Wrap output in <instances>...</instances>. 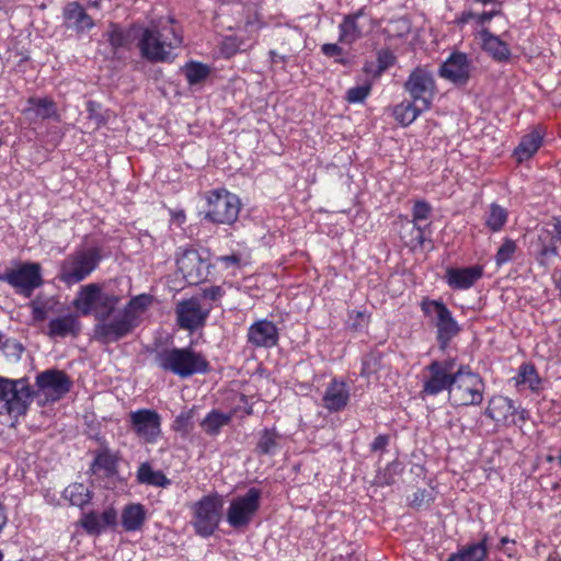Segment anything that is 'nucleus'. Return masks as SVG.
I'll list each match as a JSON object with an SVG mask.
<instances>
[{"label": "nucleus", "mask_w": 561, "mask_h": 561, "mask_svg": "<svg viewBox=\"0 0 561 561\" xmlns=\"http://www.w3.org/2000/svg\"><path fill=\"white\" fill-rule=\"evenodd\" d=\"M482 48L489 53L494 59L506 60L511 56L508 45L499 36L493 35L488 28L479 32Z\"/></svg>", "instance_id": "obj_30"}, {"label": "nucleus", "mask_w": 561, "mask_h": 561, "mask_svg": "<svg viewBox=\"0 0 561 561\" xmlns=\"http://www.w3.org/2000/svg\"><path fill=\"white\" fill-rule=\"evenodd\" d=\"M32 390L26 379L0 377V415L19 417L26 413L32 402Z\"/></svg>", "instance_id": "obj_6"}, {"label": "nucleus", "mask_w": 561, "mask_h": 561, "mask_svg": "<svg viewBox=\"0 0 561 561\" xmlns=\"http://www.w3.org/2000/svg\"><path fill=\"white\" fill-rule=\"evenodd\" d=\"M224 500L217 494H208L192 505V525L195 533L204 538L211 536L222 517Z\"/></svg>", "instance_id": "obj_7"}, {"label": "nucleus", "mask_w": 561, "mask_h": 561, "mask_svg": "<svg viewBox=\"0 0 561 561\" xmlns=\"http://www.w3.org/2000/svg\"><path fill=\"white\" fill-rule=\"evenodd\" d=\"M262 492L250 488L245 494L232 499L227 511V522L233 528L247 527L261 505Z\"/></svg>", "instance_id": "obj_11"}, {"label": "nucleus", "mask_w": 561, "mask_h": 561, "mask_svg": "<svg viewBox=\"0 0 561 561\" xmlns=\"http://www.w3.org/2000/svg\"><path fill=\"white\" fill-rule=\"evenodd\" d=\"M8 272L5 274H0V280L7 283Z\"/></svg>", "instance_id": "obj_64"}, {"label": "nucleus", "mask_w": 561, "mask_h": 561, "mask_svg": "<svg viewBox=\"0 0 561 561\" xmlns=\"http://www.w3.org/2000/svg\"><path fill=\"white\" fill-rule=\"evenodd\" d=\"M364 10L360 9L353 14L345 15L342 23L339 25V42L342 44L351 45L359 39L363 35L362 27L358 23L363 16Z\"/></svg>", "instance_id": "obj_29"}, {"label": "nucleus", "mask_w": 561, "mask_h": 561, "mask_svg": "<svg viewBox=\"0 0 561 561\" xmlns=\"http://www.w3.org/2000/svg\"><path fill=\"white\" fill-rule=\"evenodd\" d=\"M542 145V134L538 129H534L525 135L519 145L514 150V157L517 162L522 163L530 159Z\"/></svg>", "instance_id": "obj_31"}, {"label": "nucleus", "mask_w": 561, "mask_h": 561, "mask_svg": "<svg viewBox=\"0 0 561 561\" xmlns=\"http://www.w3.org/2000/svg\"><path fill=\"white\" fill-rule=\"evenodd\" d=\"M369 93H370L369 85L353 87L347 90L345 99L350 103H362L366 100V98L369 95Z\"/></svg>", "instance_id": "obj_44"}, {"label": "nucleus", "mask_w": 561, "mask_h": 561, "mask_svg": "<svg viewBox=\"0 0 561 561\" xmlns=\"http://www.w3.org/2000/svg\"><path fill=\"white\" fill-rule=\"evenodd\" d=\"M440 77L455 84H466L470 77V62L466 54L455 53L440 66Z\"/></svg>", "instance_id": "obj_19"}, {"label": "nucleus", "mask_w": 561, "mask_h": 561, "mask_svg": "<svg viewBox=\"0 0 561 561\" xmlns=\"http://www.w3.org/2000/svg\"><path fill=\"white\" fill-rule=\"evenodd\" d=\"M350 400V389L344 381L333 379L327 387L322 401L330 412L343 410Z\"/></svg>", "instance_id": "obj_25"}, {"label": "nucleus", "mask_w": 561, "mask_h": 561, "mask_svg": "<svg viewBox=\"0 0 561 561\" xmlns=\"http://www.w3.org/2000/svg\"><path fill=\"white\" fill-rule=\"evenodd\" d=\"M175 314L179 327L188 331L203 327L208 316L207 312L202 310L198 298H190L178 302Z\"/></svg>", "instance_id": "obj_18"}, {"label": "nucleus", "mask_w": 561, "mask_h": 561, "mask_svg": "<svg viewBox=\"0 0 561 561\" xmlns=\"http://www.w3.org/2000/svg\"><path fill=\"white\" fill-rule=\"evenodd\" d=\"M248 341L255 347L271 348L278 342V330L268 320H259L250 325Z\"/></svg>", "instance_id": "obj_20"}, {"label": "nucleus", "mask_w": 561, "mask_h": 561, "mask_svg": "<svg viewBox=\"0 0 561 561\" xmlns=\"http://www.w3.org/2000/svg\"><path fill=\"white\" fill-rule=\"evenodd\" d=\"M474 1L479 2V3H482V4H488V3L494 2L495 0H474Z\"/></svg>", "instance_id": "obj_62"}, {"label": "nucleus", "mask_w": 561, "mask_h": 561, "mask_svg": "<svg viewBox=\"0 0 561 561\" xmlns=\"http://www.w3.org/2000/svg\"><path fill=\"white\" fill-rule=\"evenodd\" d=\"M158 366L180 378H188L195 374H205L209 369L207 359L192 347L165 348L156 356Z\"/></svg>", "instance_id": "obj_3"}, {"label": "nucleus", "mask_w": 561, "mask_h": 561, "mask_svg": "<svg viewBox=\"0 0 561 561\" xmlns=\"http://www.w3.org/2000/svg\"><path fill=\"white\" fill-rule=\"evenodd\" d=\"M136 478L140 484L145 485L163 489L171 485V480L161 470H154L149 462L140 463Z\"/></svg>", "instance_id": "obj_33"}, {"label": "nucleus", "mask_w": 561, "mask_h": 561, "mask_svg": "<svg viewBox=\"0 0 561 561\" xmlns=\"http://www.w3.org/2000/svg\"><path fill=\"white\" fill-rule=\"evenodd\" d=\"M282 435L273 428H264L259 433L256 453L259 455H274L280 449Z\"/></svg>", "instance_id": "obj_34"}, {"label": "nucleus", "mask_w": 561, "mask_h": 561, "mask_svg": "<svg viewBox=\"0 0 561 561\" xmlns=\"http://www.w3.org/2000/svg\"><path fill=\"white\" fill-rule=\"evenodd\" d=\"M153 298L149 294H140L114 314L121 297L113 291L106 290L104 285L96 298L93 310L94 317L102 322L95 327L96 335L106 343L116 342L130 334L142 321V317L151 306Z\"/></svg>", "instance_id": "obj_1"}, {"label": "nucleus", "mask_w": 561, "mask_h": 561, "mask_svg": "<svg viewBox=\"0 0 561 561\" xmlns=\"http://www.w3.org/2000/svg\"><path fill=\"white\" fill-rule=\"evenodd\" d=\"M146 510L142 504H128L122 511V526L126 531L140 530L146 522Z\"/></svg>", "instance_id": "obj_32"}, {"label": "nucleus", "mask_w": 561, "mask_h": 561, "mask_svg": "<svg viewBox=\"0 0 561 561\" xmlns=\"http://www.w3.org/2000/svg\"><path fill=\"white\" fill-rule=\"evenodd\" d=\"M108 42L114 49L125 47L128 43V36L116 25H113L108 32Z\"/></svg>", "instance_id": "obj_46"}, {"label": "nucleus", "mask_w": 561, "mask_h": 561, "mask_svg": "<svg viewBox=\"0 0 561 561\" xmlns=\"http://www.w3.org/2000/svg\"><path fill=\"white\" fill-rule=\"evenodd\" d=\"M206 201V220L214 224L231 225L238 219L241 202L236 194L225 188H217L207 193Z\"/></svg>", "instance_id": "obj_8"}, {"label": "nucleus", "mask_w": 561, "mask_h": 561, "mask_svg": "<svg viewBox=\"0 0 561 561\" xmlns=\"http://www.w3.org/2000/svg\"><path fill=\"white\" fill-rule=\"evenodd\" d=\"M556 287L560 290L561 293V271H560V277L557 279L556 282Z\"/></svg>", "instance_id": "obj_61"}, {"label": "nucleus", "mask_w": 561, "mask_h": 561, "mask_svg": "<svg viewBox=\"0 0 561 561\" xmlns=\"http://www.w3.org/2000/svg\"><path fill=\"white\" fill-rule=\"evenodd\" d=\"M64 497L72 505L82 507L91 500L90 490L82 483H73L64 490Z\"/></svg>", "instance_id": "obj_39"}, {"label": "nucleus", "mask_w": 561, "mask_h": 561, "mask_svg": "<svg viewBox=\"0 0 561 561\" xmlns=\"http://www.w3.org/2000/svg\"><path fill=\"white\" fill-rule=\"evenodd\" d=\"M515 379L517 385H526L533 391L538 390L541 382L535 366L531 364H523Z\"/></svg>", "instance_id": "obj_41"}, {"label": "nucleus", "mask_w": 561, "mask_h": 561, "mask_svg": "<svg viewBox=\"0 0 561 561\" xmlns=\"http://www.w3.org/2000/svg\"><path fill=\"white\" fill-rule=\"evenodd\" d=\"M484 382L468 366H459L449 388V401L456 407L479 405L483 401Z\"/></svg>", "instance_id": "obj_5"}, {"label": "nucleus", "mask_w": 561, "mask_h": 561, "mask_svg": "<svg viewBox=\"0 0 561 561\" xmlns=\"http://www.w3.org/2000/svg\"><path fill=\"white\" fill-rule=\"evenodd\" d=\"M36 386L47 400L57 401L70 390L71 381L64 371L47 369L36 376Z\"/></svg>", "instance_id": "obj_16"}, {"label": "nucleus", "mask_w": 561, "mask_h": 561, "mask_svg": "<svg viewBox=\"0 0 561 561\" xmlns=\"http://www.w3.org/2000/svg\"><path fill=\"white\" fill-rule=\"evenodd\" d=\"M321 51L327 57H339L342 55L343 50L337 44H324L321 47Z\"/></svg>", "instance_id": "obj_51"}, {"label": "nucleus", "mask_w": 561, "mask_h": 561, "mask_svg": "<svg viewBox=\"0 0 561 561\" xmlns=\"http://www.w3.org/2000/svg\"><path fill=\"white\" fill-rule=\"evenodd\" d=\"M101 523V529L107 526L116 524L117 514L114 508L105 510L100 516H98Z\"/></svg>", "instance_id": "obj_48"}, {"label": "nucleus", "mask_w": 561, "mask_h": 561, "mask_svg": "<svg viewBox=\"0 0 561 561\" xmlns=\"http://www.w3.org/2000/svg\"><path fill=\"white\" fill-rule=\"evenodd\" d=\"M380 367V356L377 354H368L363 358L362 375L369 377L378 371Z\"/></svg>", "instance_id": "obj_45"}, {"label": "nucleus", "mask_w": 561, "mask_h": 561, "mask_svg": "<svg viewBox=\"0 0 561 561\" xmlns=\"http://www.w3.org/2000/svg\"><path fill=\"white\" fill-rule=\"evenodd\" d=\"M507 542H510V539L507 537H503L500 541V543H501L500 548H503Z\"/></svg>", "instance_id": "obj_60"}, {"label": "nucleus", "mask_w": 561, "mask_h": 561, "mask_svg": "<svg viewBox=\"0 0 561 561\" xmlns=\"http://www.w3.org/2000/svg\"><path fill=\"white\" fill-rule=\"evenodd\" d=\"M130 430L146 444H154L161 435V416L150 409H140L129 413Z\"/></svg>", "instance_id": "obj_14"}, {"label": "nucleus", "mask_w": 561, "mask_h": 561, "mask_svg": "<svg viewBox=\"0 0 561 561\" xmlns=\"http://www.w3.org/2000/svg\"><path fill=\"white\" fill-rule=\"evenodd\" d=\"M428 108H423L421 104L412 102H402L394 106L393 116L398 123L402 126H409L412 124L419 115L427 111Z\"/></svg>", "instance_id": "obj_36"}, {"label": "nucleus", "mask_w": 561, "mask_h": 561, "mask_svg": "<svg viewBox=\"0 0 561 561\" xmlns=\"http://www.w3.org/2000/svg\"><path fill=\"white\" fill-rule=\"evenodd\" d=\"M183 43L176 21L171 18H160L142 28L138 48L142 58L151 62H169L175 57L173 51Z\"/></svg>", "instance_id": "obj_2"}, {"label": "nucleus", "mask_w": 561, "mask_h": 561, "mask_svg": "<svg viewBox=\"0 0 561 561\" xmlns=\"http://www.w3.org/2000/svg\"><path fill=\"white\" fill-rule=\"evenodd\" d=\"M188 84L194 85L203 82L209 76V68L201 62L191 61L183 68Z\"/></svg>", "instance_id": "obj_43"}, {"label": "nucleus", "mask_w": 561, "mask_h": 561, "mask_svg": "<svg viewBox=\"0 0 561 561\" xmlns=\"http://www.w3.org/2000/svg\"><path fill=\"white\" fill-rule=\"evenodd\" d=\"M389 443V437L387 435H378L374 442L371 443L370 449L371 451L383 450Z\"/></svg>", "instance_id": "obj_53"}, {"label": "nucleus", "mask_w": 561, "mask_h": 561, "mask_svg": "<svg viewBox=\"0 0 561 561\" xmlns=\"http://www.w3.org/2000/svg\"><path fill=\"white\" fill-rule=\"evenodd\" d=\"M240 49V45L234 37H226L222 42V51L226 56L234 55Z\"/></svg>", "instance_id": "obj_50"}, {"label": "nucleus", "mask_w": 561, "mask_h": 561, "mask_svg": "<svg viewBox=\"0 0 561 561\" xmlns=\"http://www.w3.org/2000/svg\"><path fill=\"white\" fill-rule=\"evenodd\" d=\"M64 19L67 27L73 28L77 33H84L94 26L93 19L77 1L69 2L65 7Z\"/></svg>", "instance_id": "obj_26"}, {"label": "nucleus", "mask_w": 561, "mask_h": 561, "mask_svg": "<svg viewBox=\"0 0 561 561\" xmlns=\"http://www.w3.org/2000/svg\"><path fill=\"white\" fill-rule=\"evenodd\" d=\"M332 561H352V559L351 558L345 559L343 557H339V558L333 559Z\"/></svg>", "instance_id": "obj_63"}, {"label": "nucleus", "mask_w": 561, "mask_h": 561, "mask_svg": "<svg viewBox=\"0 0 561 561\" xmlns=\"http://www.w3.org/2000/svg\"><path fill=\"white\" fill-rule=\"evenodd\" d=\"M455 359L434 360L427 367V377L423 383L422 392L426 396H436L444 390L449 392L454 382Z\"/></svg>", "instance_id": "obj_13"}, {"label": "nucleus", "mask_w": 561, "mask_h": 561, "mask_svg": "<svg viewBox=\"0 0 561 561\" xmlns=\"http://www.w3.org/2000/svg\"><path fill=\"white\" fill-rule=\"evenodd\" d=\"M83 526L89 531L99 533L101 530V523L98 515L95 514L87 515L83 522Z\"/></svg>", "instance_id": "obj_49"}, {"label": "nucleus", "mask_w": 561, "mask_h": 561, "mask_svg": "<svg viewBox=\"0 0 561 561\" xmlns=\"http://www.w3.org/2000/svg\"><path fill=\"white\" fill-rule=\"evenodd\" d=\"M7 283L16 293L31 297L33 291L42 286V270L38 263H23L16 268L8 271Z\"/></svg>", "instance_id": "obj_15"}, {"label": "nucleus", "mask_w": 561, "mask_h": 561, "mask_svg": "<svg viewBox=\"0 0 561 561\" xmlns=\"http://www.w3.org/2000/svg\"><path fill=\"white\" fill-rule=\"evenodd\" d=\"M488 535H484L480 541L466 545L457 552L463 561H484L488 557Z\"/></svg>", "instance_id": "obj_37"}, {"label": "nucleus", "mask_w": 561, "mask_h": 561, "mask_svg": "<svg viewBox=\"0 0 561 561\" xmlns=\"http://www.w3.org/2000/svg\"><path fill=\"white\" fill-rule=\"evenodd\" d=\"M546 225L548 226L549 230L553 232V237L557 243L561 242V221L559 219L553 218L551 221L546 222Z\"/></svg>", "instance_id": "obj_54"}, {"label": "nucleus", "mask_w": 561, "mask_h": 561, "mask_svg": "<svg viewBox=\"0 0 561 561\" xmlns=\"http://www.w3.org/2000/svg\"><path fill=\"white\" fill-rule=\"evenodd\" d=\"M101 259L96 248L76 250L60 263L58 279L68 287L79 284L98 268Z\"/></svg>", "instance_id": "obj_4"}, {"label": "nucleus", "mask_w": 561, "mask_h": 561, "mask_svg": "<svg viewBox=\"0 0 561 561\" xmlns=\"http://www.w3.org/2000/svg\"><path fill=\"white\" fill-rule=\"evenodd\" d=\"M471 20L476 21V13H473L472 11H465L459 18V22L462 24L469 23Z\"/></svg>", "instance_id": "obj_57"}, {"label": "nucleus", "mask_w": 561, "mask_h": 561, "mask_svg": "<svg viewBox=\"0 0 561 561\" xmlns=\"http://www.w3.org/2000/svg\"><path fill=\"white\" fill-rule=\"evenodd\" d=\"M101 288V283H89L80 286L76 297L72 300V307L81 314L89 316L93 313L96 298Z\"/></svg>", "instance_id": "obj_28"}, {"label": "nucleus", "mask_w": 561, "mask_h": 561, "mask_svg": "<svg viewBox=\"0 0 561 561\" xmlns=\"http://www.w3.org/2000/svg\"><path fill=\"white\" fill-rule=\"evenodd\" d=\"M404 90L414 103L430 110L437 92L432 71L424 67H416L404 82Z\"/></svg>", "instance_id": "obj_12"}, {"label": "nucleus", "mask_w": 561, "mask_h": 561, "mask_svg": "<svg viewBox=\"0 0 561 561\" xmlns=\"http://www.w3.org/2000/svg\"><path fill=\"white\" fill-rule=\"evenodd\" d=\"M447 561H463L458 552L451 554Z\"/></svg>", "instance_id": "obj_59"}, {"label": "nucleus", "mask_w": 561, "mask_h": 561, "mask_svg": "<svg viewBox=\"0 0 561 561\" xmlns=\"http://www.w3.org/2000/svg\"><path fill=\"white\" fill-rule=\"evenodd\" d=\"M81 332V323L79 316L73 312L55 317L49 320L47 325L46 335L50 339L78 336Z\"/></svg>", "instance_id": "obj_21"}, {"label": "nucleus", "mask_w": 561, "mask_h": 561, "mask_svg": "<svg viewBox=\"0 0 561 561\" xmlns=\"http://www.w3.org/2000/svg\"><path fill=\"white\" fill-rule=\"evenodd\" d=\"M22 113L31 123L58 118L56 103L48 98H30Z\"/></svg>", "instance_id": "obj_24"}, {"label": "nucleus", "mask_w": 561, "mask_h": 561, "mask_svg": "<svg viewBox=\"0 0 561 561\" xmlns=\"http://www.w3.org/2000/svg\"><path fill=\"white\" fill-rule=\"evenodd\" d=\"M529 253L542 266H546L551 257L558 255L557 241L553 237V232L549 230L546 224L539 228L531 238Z\"/></svg>", "instance_id": "obj_17"}, {"label": "nucleus", "mask_w": 561, "mask_h": 561, "mask_svg": "<svg viewBox=\"0 0 561 561\" xmlns=\"http://www.w3.org/2000/svg\"><path fill=\"white\" fill-rule=\"evenodd\" d=\"M30 307L32 308V319L34 322H43L46 320L49 310L47 302L33 300Z\"/></svg>", "instance_id": "obj_47"}, {"label": "nucleus", "mask_w": 561, "mask_h": 561, "mask_svg": "<svg viewBox=\"0 0 561 561\" xmlns=\"http://www.w3.org/2000/svg\"><path fill=\"white\" fill-rule=\"evenodd\" d=\"M176 265L188 285L205 282L210 273L208 254L204 255L193 248L179 249Z\"/></svg>", "instance_id": "obj_10"}, {"label": "nucleus", "mask_w": 561, "mask_h": 561, "mask_svg": "<svg viewBox=\"0 0 561 561\" xmlns=\"http://www.w3.org/2000/svg\"><path fill=\"white\" fill-rule=\"evenodd\" d=\"M517 412L511 399L497 396L489 401L484 414L497 424L512 425L515 424L514 417Z\"/></svg>", "instance_id": "obj_22"}, {"label": "nucleus", "mask_w": 561, "mask_h": 561, "mask_svg": "<svg viewBox=\"0 0 561 561\" xmlns=\"http://www.w3.org/2000/svg\"><path fill=\"white\" fill-rule=\"evenodd\" d=\"M224 295V290L220 286H211L203 290V296L210 300H217Z\"/></svg>", "instance_id": "obj_52"}, {"label": "nucleus", "mask_w": 561, "mask_h": 561, "mask_svg": "<svg viewBox=\"0 0 561 561\" xmlns=\"http://www.w3.org/2000/svg\"><path fill=\"white\" fill-rule=\"evenodd\" d=\"M508 211L496 203H492L485 214L484 225L492 232H499L506 225Z\"/></svg>", "instance_id": "obj_38"}, {"label": "nucleus", "mask_w": 561, "mask_h": 561, "mask_svg": "<svg viewBox=\"0 0 561 561\" xmlns=\"http://www.w3.org/2000/svg\"><path fill=\"white\" fill-rule=\"evenodd\" d=\"M218 260L220 262L225 263L226 266L238 265L240 262V257L236 254L224 255V256L218 257Z\"/></svg>", "instance_id": "obj_56"}, {"label": "nucleus", "mask_w": 561, "mask_h": 561, "mask_svg": "<svg viewBox=\"0 0 561 561\" xmlns=\"http://www.w3.org/2000/svg\"><path fill=\"white\" fill-rule=\"evenodd\" d=\"M186 421L187 416H185L184 414L179 415L175 420L176 430H180V427H182Z\"/></svg>", "instance_id": "obj_58"}, {"label": "nucleus", "mask_w": 561, "mask_h": 561, "mask_svg": "<svg viewBox=\"0 0 561 561\" xmlns=\"http://www.w3.org/2000/svg\"><path fill=\"white\" fill-rule=\"evenodd\" d=\"M517 251L516 241L511 238H504L494 256L496 266H502L513 261Z\"/></svg>", "instance_id": "obj_42"}, {"label": "nucleus", "mask_w": 561, "mask_h": 561, "mask_svg": "<svg viewBox=\"0 0 561 561\" xmlns=\"http://www.w3.org/2000/svg\"><path fill=\"white\" fill-rule=\"evenodd\" d=\"M117 459L110 450L99 453L92 463L93 472L103 471L104 476L111 477L116 473Z\"/></svg>", "instance_id": "obj_40"}, {"label": "nucleus", "mask_w": 561, "mask_h": 561, "mask_svg": "<svg viewBox=\"0 0 561 561\" xmlns=\"http://www.w3.org/2000/svg\"><path fill=\"white\" fill-rule=\"evenodd\" d=\"M421 310L425 317L431 318L435 322L439 347L445 350L460 331L458 322L447 306L440 300L424 298L421 302Z\"/></svg>", "instance_id": "obj_9"}, {"label": "nucleus", "mask_w": 561, "mask_h": 561, "mask_svg": "<svg viewBox=\"0 0 561 561\" xmlns=\"http://www.w3.org/2000/svg\"><path fill=\"white\" fill-rule=\"evenodd\" d=\"M431 213L432 207L428 203L424 201L415 202L412 209L413 225L411 228L412 232H414V236L409 241V245H411L412 248L424 245L426 229L430 225L422 227L420 225V221L426 220L430 217Z\"/></svg>", "instance_id": "obj_27"}, {"label": "nucleus", "mask_w": 561, "mask_h": 561, "mask_svg": "<svg viewBox=\"0 0 561 561\" xmlns=\"http://www.w3.org/2000/svg\"><path fill=\"white\" fill-rule=\"evenodd\" d=\"M483 275V267L472 265L463 268H448L446 272L447 284L456 290L472 287Z\"/></svg>", "instance_id": "obj_23"}, {"label": "nucleus", "mask_w": 561, "mask_h": 561, "mask_svg": "<svg viewBox=\"0 0 561 561\" xmlns=\"http://www.w3.org/2000/svg\"><path fill=\"white\" fill-rule=\"evenodd\" d=\"M499 13H500L499 11L483 12L480 14L476 13V22L478 25H484L485 23L491 21L493 19V16H495Z\"/></svg>", "instance_id": "obj_55"}, {"label": "nucleus", "mask_w": 561, "mask_h": 561, "mask_svg": "<svg viewBox=\"0 0 561 561\" xmlns=\"http://www.w3.org/2000/svg\"><path fill=\"white\" fill-rule=\"evenodd\" d=\"M231 420L232 413H222L218 410H211L201 422V427L207 435L216 436Z\"/></svg>", "instance_id": "obj_35"}]
</instances>
